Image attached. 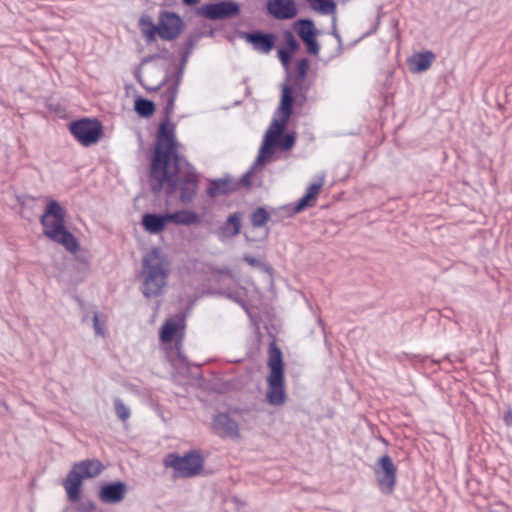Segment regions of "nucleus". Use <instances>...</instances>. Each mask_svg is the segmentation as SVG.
Here are the masks:
<instances>
[{
  "mask_svg": "<svg viewBox=\"0 0 512 512\" xmlns=\"http://www.w3.org/2000/svg\"><path fill=\"white\" fill-rule=\"evenodd\" d=\"M293 28L301 41L312 37L318 36L320 31L315 26L314 21L311 18H299L293 23Z\"/></svg>",
  "mask_w": 512,
  "mask_h": 512,
  "instance_id": "nucleus-28",
  "label": "nucleus"
},
{
  "mask_svg": "<svg viewBox=\"0 0 512 512\" xmlns=\"http://www.w3.org/2000/svg\"><path fill=\"white\" fill-rule=\"evenodd\" d=\"M278 209L271 207L269 210L266 206L256 207L250 214V222L254 228L264 227L272 217V213H276Z\"/></svg>",
  "mask_w": 512,
  "mask_h": 512,
  "instance_id": "nucleus-30",
  "label": "nucleus"
},
{
  "mask_svg": "<svg viewBox=\"0 0 512 512\" xmlns=\"http://www.w3.org/2000/svg\"><path fill=\"white\" fill-rule=\"evenodd\" d=\"M503 422L506 426L512 427V409L508 408L503 414Z\"/></svg>",
  "mask_w": 512,
  "mask_h": 512,
  "instance_id": "nucleus-52",
  "label": "nucleus"
},
{
  "mask_svg": "<svg viewBox=\"0 0 512 512\" xmlns=\"http://www.w3.org/2000/svg\"><path fill=\"white\" fill-rule=\"evenodd\" d=\"M243 237H244V240H245L247 243H252V242H255V241H256V239H255V238L250 237L247 233H244V234H243Z\"/></svg>",
  "mask_w": 512,
  "mask_h": 512,
  "instance_id": "nucleus-57",
  "label": "nucleus"
},
{
  "mask_svg": "<svg viewBox=\"0 0 512 512\" xmlns=\"http://www.w3.org/2000/svg\"><path fill=\"white\" fill-rule=\"evenodd\" d=\"M265 400L269 405L281 406L287 401L285 375L268 374Z\"/></svg>",
  "mask_w": 512,
  "mask_h": 512,
  "instance_id": "nucleus-16",
  "label": "nucleus"
},
{
  "mask_svg": "<svg viewBox=\"0 0 512 512\" xmlns=\"http://www.w3.org/2000/svg\"><path fill=\"white\" fill-rule=\"evenodd\" d=\"M128 485L122 480L103 482L97 490L98 499L105 504H118L127 494Z\"/></svg>",
  "mask_w": 512,
  "mask_h": 512,
  "instance_id": "nucleus-14",
  "label": "nucleus"
},
{
  "mask_svg": "<svg viewBox=\"0 0 512 512\" xmlns=\"http://www.w3.org/2000/svg\"><path fill=\"white\" fill-rule=\"evenodd\" d=\"M212 431L222 439L240 438L239 424L228 412H218L212 418Z\"/></svg>",
  "mask_w": 512,
  "mask_h": 512,
  "instance_id": "nucleus-13",
  "label": "nucleus"
},
{
  "mask_svg": "<svg viewBox=\"0 0 512 512\" xmlns=\"http://www.w3.org/2000/svg\"><path fill=\"white\" fill-rule=\"evenodd\" d=\"M158 20V36L164 41L176 40L185 29V22L177 12L161 10Z\"/></svg>",
  "mask_w": 512,
  "mask_h": 512,
  "instance_id": "nucleus-11",
  "label": "nucleus"
},
{
  "mask_svg": "<svg viewBox=\"0 0 512 512\" xmlns=\"http://www.w3.org/2000/svg\"><path fill=\"white\" fill-rule=\"evenodd\" d=\"M202 37H204V32L201 31H194L187 36L180 55V60L182 62H188V59L193 52V49L195 48V46L198 44Z\"/></svg>",
  "mask_w": 512,
  "mask_h": 512,
  "instance_id": "nucleus-33",
  "label": "nucleus"
},
{
  "mask_svg": "<svg viewBox=\"0 0 512 512\" xmlns=\"http://www.w3.org/2000/svg\"><path fill=\"white\" fill-rule=\"evenodd\" d=\"M312 10L321 15L334 14L337 4L334 0H307Z\"/></svg>",
  "mask_w": 512,
  "mask_h": 512,
  "instance_id": "nucleus-34",
  "label": "nucleus"
},
{
  "mask_svg": "<svg viewBox=\"0 0 512 512\" xmlns=\"http://www.w3.org/2000/svg\"><path fill=\"white\" fill-rule=\"evenodd\" d=\"M266 164L264 163L263 159L256 157L255 161L251 165V167L248 169L252 174H255L258 170H260L263 166Z\"/></svg>",
  "mask_w": 512,
  "mask_h": 512,
  "instance_id": "nucleus-50",
  "label": "nucleus"
},
{
  "mask_svg": "<svg viewBox=\"0 0 512 512\" xmlns=\"http://www.w3.org/2000/svg\"><path fill=\"white\" fill-rule=\"evenodd\" d=\"M242 260L244 262H246L248 265H250L251 267L258 268L262 272H264V273H266V274H268L270 276H273V274H274V268L269 263L263 262V261L257 259L254 256H251L249 254H245L242 257Z\"/></svg>",
  "mask_w": 512,
  "mask_h": 512,
  "instance_id": "nucleus-39",
  "label": "nucleus"
},
{
  "mask_svg": "<svg viewBox=\"0 0 512 512\" xmlns=\"http://www.w3.org/2000/svg\"><path fill=\"white\" fill-rule=\"evenodd\" d=\"M266 13L276 20H290L298 15L295 0H268L265 6Z\"/></svg>",
  "mask_w": 512,
  "mask_h": 512,
  "instance_id": "nucleus-18",
  "label": "nucleus"
},
{
  "mask_svg": "<svg viewBox=\"0 0 512 512\" xmlns=\"http://www.w3.org/2000/svg\"><path fill=\"white\" fill-rule=\"evenodd\" d=\"M283 40V45H281L277 50V56L287 73L288 80H292L293 74L290 70V63L293 56L299 51L300 43L294 36L293 32L289 29L284 30Z\"/></svg>",
  "mask_w": 512,
  "mask_h": 512,
  "instance_id": "nucleus-15",
  "label": "nucleus"
},
{
  "mask_svg": "<svg viewBox=\"0 0 512 512\" xmlns=\"http://www.w3.org/2000/svg\"><path fill=\"white\" fill-rule=\"evenodd\" d=\"M171 271V260L162 248L153 246L142 259L141 292L150 299L161 296Z\"/></svg>",
  "mask_w": 512,
  "mask_h": 512,
  "instance_id": "nucleus-2",
  "label": "nucleus"
},
{
  "mask_svg": "<svg viewBox=\"0 0 512 512\" xmlns=\"http://www.w3.org/2000/svg\"><path fill=\"white\" fill-rule=\"evenodd\" d=\"M170 224L169 211L145 212L141 217V226L149 234L157 235L162 233Z\"/></svg>",
  "mask_w": 512,
  "mask_h": 512,
  "instance_id": "nucleus-21",
  "label": "nucleus"
},
{
  "mask_svg": "<svg viewBox=\"0 0 512 512\" xmlns=\"http://www.w3.org/2000/svg\"><path fill=\"white\" fill-rule=\"evenodd\" d=\"M66 210L55 199H49L40 217L43 234L51 241L63 246L66 251L76 254L81 245L76 236L66 227Z\"/></svg>",
  "mask_w": 512,
  "mask_h": 512,
  "instance_id": "nucleus-3",
  "label": "nucleus"
},
{
  "mask_svg": "<svg viewBox=\"0 0 512 512\" xmlns=\"http://www.w3.org/2000/svg\"><path fill=\"white\" fill-rule=\"evenodd\" d=\"M294 106V103L280 99V103L277 108L279 119L274 118L270 125L278 126V130H284L293 114Z\"/></svg>",
  "mask_w": 512,
  "mask_h": 512,
  "instance_id": "nucleus-27",
  "label": "nucleus"
},
{
  "mask_svg": "<svg viewBox=\"0 0 512 512\" xmlns=\"http://www.w3.org/2000/svg\"><path fill=\"white\" fill-rule=\"evenodd\" d=\"M442 361H448L450 364L452 363V362H451V359H450V355H449V354L445 355V356L443 357Z\"/></svg>",
  "mask_w": 512,
  "mask_h": 512,
  "instance_id": "nucleus-59",
  "label": "nucleus"
},
{
  "mask_svg": "<svg viewBox=\"0 0 512 512\" xmlns=\"http://www.w3.org/2000/svg\"><path fill=\"white\" fill-rule=\"evenodd\" d=\"M216 294L224 296L225 298L241 306L246 312H249L248 304L238 290L220 289L216 292Z\"/></svg>",
  "mask_w": 512,
  "mask_h": 512,
  "instance_id": "nucleus-38",
  "label": "nucleus"
},
{
  "mask_svg": "<svg viewBox=\"0 0 512 512\" xmlns=\"http://www.w3.org/2000/svg\"><path fill=\"white\" fill-rule=\"evenodd\" d=\"M159 59L170 60L172 58V54L166 47L159 48V52L156 53Z\"/></svg>",
  "mask_w": 512,
  "mask_h": 512,
  "instance_id": "nucleus-51",
  "label": "nucleus"
},
{
  "mask_svg": "<svg viewBox=\"0 0 512 512\" xmlns=\"http://www.w3.org/2000/svg\"><path fill=\"white\" fill-rule=\"evenodd\" d=\"M206 195L210 198H217L219 196H229L237 192V186L234 182V177L225 173L221 178L207 179Z\"/></svg>",
  "mask_w": 512,
  "mask_h": 512,
  "instance_id": "nucleus-19",
  "label": "nucleus"
},
{
  "mask_svg": "<svg viewBox=\"0 0 512 512\" xmlns=\"http://www.w3.org/2000/svg\"><path fill=\"white\" fill-rule=\"evenodd\" d=\"M170 223L177 226H191L201 223V217L193 210L181 209L173 212L169 211Z\"/></svg>",
  "mask_w": 512,
  "mask_h": 512,
  "instance_id": "nucleus-25",
  "label": "nucleus"
},
{
  "mask_svg": "<svg viewBox=\"0 0 512 512\" xmlns=\"http://www.w3.org/2000/svg\"><path fill=\"white\" fill-rule=\"evenodd\" d=\"M113 405H114L115 413L121 421L124 422L130 418V415H131L130 408L125 405V403L123 402L122 399H120L118 397L115 398L113 400Z\"/></svg>",
  "mask_w": 512,
  "mask_h": 512,
  "instance_id": "nucleus-41",
  "label": "nucleus"
},
{
  "mask_svg": "<svg viewBox=\"0 0 512 512\" xmlns=\"http://www.w3.org/2000/svg\"><path fill=\"white\" fill-rule=\"evenodd\" d=\"M331 35L337 40V43H338V46H337L338 53L337 54L340 55L343 51V42H342V37L336 28V19L335 18L333 19Z\"/></svg>",
  "mask_w": 512,
  "mask_h": 512,
  "instance_id": "nucleus-45",
  "label": "nucleus"
},
{
  "mask_svg": "<svg viewBox=\"0 0 512 512\" xmlns=\"http://www.w3.org/2000/svg\"><path fill=\"white\" fill-rule=\"evenodd\" d=\"M312 10L321 15L334 14L337 4L334 0H307Z\"/></svg>",
  "mask_w": 512,
  "mask_h": 512,
  "instance_id": "nucleus-35",
  "label": "nucleus"
},
{
  "mask_svg": "<svg viewBox=\"0 0 512 512\" xmlns=\"http://www.w3.org/2000/svg\"><path fill=\"white\" fill-rule=\"evenodd\" d=\"M187 63H184L180 60L179 62V66L177 68V72L180 74V75H183L184 74V70H185V66H186Z\"/></svg>",
  "mask_w": 512,
  "mask_h": 512,
  "instance_id": "nucleus-55",
  "label": "nucleus"
},
{
  "mask_svg": "<svg viewBox=\"0 0 512 512\" xmlns=\"http://www.w3.org/2000/svg\"><path fill=\"white\" fill-rule=\"evenodd\" d=\"M233 501H234L235 503H238V498H237V497H233Z\"/></svg>",
  "mask_w": 512,
  "mask_h": 512,
  "instance_id": "nucleus-62",
  "label": "nucleus"
},
{
  "mask_svg": "<svg viewBox=\"0 0 512 512\" xmlns=\"http://www.w3.org/2000/svg\"><path fill=\"white\" fill-rule=\"evenodd\" d=\"M381 439H382V441H383L385 444H387L386 439H384V438H381Z\"/></svg>",
  "mask_w": 512,
  "mask_h": 512,
  "instance_id": "nucleus-63",
  "label": "nucleus"
},
{
  "mask_svg": "<svg viewBox=\"0 0 512 512\" xmlns=\"http://www.w3.org/2000/svg\"><path fill=\"white\" fill-rule=\"evenodd\" d=\"M96 509V504L92 500H87L81 503L79 510L81 512H92Z\"/></svg>",
  "mask_w": 512,
  "mask_h": 512,
  "instance_id": "nucleus-49",
  "label": "nucleus"
},
{
  "mask_svg": "<svg viewBox=\"0 0 512 512\" xmlns=\"http://www.w3.org/2000/svg\"><path fill=\"white\" fill-rule=\"evenodd\" d=\"M380 23H381V15L378 14L372 27L367 32H365L361 37H359L356 42L364 39L365 37L375 34L380 26Z\"/></svg>",
  "mask_w": 512,
  "mask_h": 512,
  "instance_id": "nucleus-46",
  "label": "nucleus"
},
{
  "mask_svg": "<svg viewBox=\"0 0 512 512\" xmlns=\"http://www.w3.org/2000/svg\"><path fill=\"white\" fill-rule=\"evenodd\" d=\"M323 186V178H321L318 182L311 183L304 195L299 198L294 204H286L278 209L276 213H272V216H280V212H284L286 217H292L298 213L305 211L308 208H312L315 206L318 195Z\"/></svg>",
  "mask_w": 512,
  "mask_h": 512,
  "instance_id": "nucleus-10",
  "label": "nucleus"
},
{
  "mask_svg": "<svg viewBox=\"0 0 512 512\" xmlns=\"http://www.w3.org/2000/svg\"><path fill=\"white\" fill-rule=\"evenodd\" d=\"M307 89L304 87V84L298 83L294 80H288L285 78V82L281 88V97L284 101L292 102L294 105L296 104V99L298 96L302 97V100H306Z\"/></svg>",
  "mask_w": 512,
  "mask_h": 512,
  "instance_id": "nucleus-24",
  "label": "nucleus"
},
{
  "mask_svg": "<svg viewBox=\"0 0 512 512\" xmlns=\"http://www.w3.org/2000/svg\"><path fill=\"white\" fill-rule=\"evenodd\" d=\"M185 6L192 7L200 2V0H181Z\"/></svg>",
  "mask_w": 512,
  "mask_h": 512,
  "instance_id": "nucleus-54",
  "label": "nucleus"
},
{
  "mask_svg": "<svg viewBox=\"0 0 512 512\" xmlns=\"http://www.w3.org/2000/svg\"><path fill=\"white\" fill-rule=\"evenodd\" d=\"M69 133L83 147L96 145L104 136L103 123L95 117H81L67 124Z\"/></svg>",
  "mask_w": 512,
  "mask_h": 512,
  "instance_id": "nucleus-7",
  "label": "nucleus"
},
{
  "mask_svg": "<svg viewBox=\"0 0 512 512\" xmlns=\"http://www.w3.org/2000/svg\"><path fill=\"white\" fill-rule=\"evenodd\" d=\"M270 336L272 339L268 347V374L285 375V362L283 358V352L277 345L275 336Z\"/></svg>",
  "mask_w": 512,
  "mask_h": 512,
  "instance_id": "nucleus-23",
  "label": "nucleus"
},
{
  "mask_svg": "<svg viewBox=\"0 0 512 512\" xmlns=\"http://www.w3.org/2000/svg\"><path fill=\"white\" fill-rule=\"evenodd\" d=\"M177 94L178 93L175 92V87H168L161 93V98L165 101L163 117L157 126L155 142L150 151H161L180 147V143L176 136V125L171 120Z\"/></svg>",
  "mask_w": 512,
  "mask_h": 512,
  "instance_id": "nucleus-5",
  "label": "nucleus"
},
{
  "mask_svg": "<svg viewBox=\"0 0 512 512\" xmlns=\"http://www.w3.org/2000/svg\"><path fill=\"white\" fill-rule=\"evenodd\" d=\"M77 259H78L81 263H83V264H85V265H88V264H89V260H88V258H87V257H85V256H77Z\"/></svg>",
  "mask_w": 512,
  "mask_h": 512,
  "instance_id": "nucleus-58",
  "label": "nucleus"
},
{
  "mask_svg": "<svg viewBox=\"0 0 512 512\" xmlns=\"http://www.w3.org/2000/svg\"><path fill=\"white\" fill-rule=\"evenodd\" d=\"M205 458L200 450L191 449L183 455L177 452L168 453L163 464L174 470V476L179 478H193L200 475L204 468Z\"/></svg>",
  "mask_w": 512,
  "mask_h": 512,
  "instance_id": "nucleus-6",
  "label": "nucleus"
},
{
  "mask_svg": "<svg viewBox=\"0 0 512 512\" xmlns=\"http://www.w3.org/2000/svg\"><path fill=\"white\" fill-rule=\"evenodd\" d=\"M185 333V320L184 317L177 319L170 318L166 320L160 328L159 340L163 344L179 343L182 341Z\"/></svg>",
  "mask_w": 512,
  "mask_h": 512,
  "instance_id": "nucleus-20",
  "label": "nucleus"
},
{
  "mask_svg": "<svg viewBox=\"0 0 512 512\" xmlns=\"http://www.w3.org/2000/svg\"><path fill=\"white\" fill-rule=\"evenodd\" d=\"M103 463L96 458H87L72 465L62 480L68 500L78 503L82 498L84 480L94 478L104 470Z\"/></svg>",
  "mask_w": 512,
  "mask_h": 512,
  "instance_id": "nucleus-4",
  "label": "nucleus"
},
{
  "mask_svg": "<svg viewBox=\"0 0 512 512\" xmlns=\"http://www.w3.org/2000/svg\"><path fill=\"white\" fill-rule=\"evenodd\" d=\"M214 33V31L211 29L210 31H208L207 33H204V36H212Z\"/></svg>",
  "mask_w": 512,
  "mask_h": 512,
  "instance_id": "nucleus-60",
  "label": "nucleus"
},
{
  "mask_svg": "<svg viewBox=\"0 0 512 512\" xmlns=\"http://www.w3.org/2000/svg\"><path fill=\"white\" fill-rule=\"evenodd\" d=\"M212 274L214 276L216 275H224L228 278H233L234 277V274L232 272V270L228 267H223V268H213L212 269Z\"/></svg>",
  "mask_w": 512,
  "mask_h": 512,
  "instance_id": "nucleus-47",
  "label": "nucleus"
},
{
  "mask_svg": "<svg viewBox=\"0 0 512 512\" xmlns=\"http://www.w3.org/2000/svg\"><path fill=\"white\" fill-rule=\"evenodd\" d=\"M266 134L272 140L276 148H280L282 151L287 152L293 149L296 144L297 134L293 130H278V126H269Z\"/></svg>",
  "mask_w": 512,
  "mask_h": 512,
  "instance_id": "nucleus-22",
  "label": "nucleus"
},
{
  "mask_svg": "<svg viewBox=\"0 0 512 512\" xmlns=\"http://www.w3.org/2000/svg\"><path fill=\"white\" fill-rule=\"evenodd\" d=\"M8 411V405L6 402L2 399H0V413L7 412Z\"/></svg>",
  "mask_w": 512,
  "mask_h": 512,
  "instance_id": "nucleus-56",
  "label": "nucleus"
},
{
  "mask_svg": "<svg viewBox=\"0 0 512 512\" xmlns=\"http://www.w3.org/2000/svg\"><path fill=\"white\" fill-rule=\"evenodd\" d=\"M175 348L177 350V359L186 367L189 366L188 358L181 351V342L175 343Z\"/></svg>",
  "mask_w": 512,
  "mask_h": 512,
  "instance_id": "nucleus-48",
  "label": "nucleus"
},
{
  "mask_svg": "<svg viewBox=\"0 0 512 512\" xmlns=\"http://www.w3.org/2000/svg\"><path fill=\"white\" fill-rule=\"evenodd\" d=\"M310 67V60L307 57L299 58L295 64V71L292 80L304 84Z\"/></svg>",
  "mask_w": 512,
  "mask_h": 512,
  "instance_id": "nucleus-36",
  "label": "nucleus"
},
{
  "mask_svg": "<svg viewBox=\"0 0 512 512\" xmlns=\"http://www.w3.org/2000/svg\"><path fill=\"white\" fill-rule=\"evenodd\" d=\"M148 184L154 195L162 192L172 196L179 191L181 203H191L197 196L199 174L182 155L179 148L150 151L148 154Z\"/></svg>",
  "mask_w": 512,
  "mask_h": 512,
  "instance_id": "nucleus-1",
  "label": "nucleus"
},
{
  "mask_svg": "<svg viewBox=\"0 0 512 512\" xmlns=\"http://www.w3.org/2000/svg\"><path fill=\"white\" fill-rule=\"evenodd\" d=\"M253 175L254 174L247 170L239 179L234 178V182L236 183L237 186V191H239L240 188L250 189L252 187Z\"/></svg>",
  "mask_w": 512,
  "mask_h": 512,
  "instance_id": "nucleus-43",
  "label": "nucleus"
},
{
  "mask_svg": "<svg viewBox=\"0 0 512 512\" xmlns=\"http://www.w3.org/2000/svg\"><path fill=\"white\" fill-rule=\"evenodd\" d=\"M269 235V229L266 230V233H265V238H267Z\"/></svg>",
  "mask_w": 512,
  "mask_h": 512,
  "instance_id": "nucleus-61",
  "label": "nucleus"
},
{
  "mask_svg": "<svg viewBox=\"0 0 512 512\" xmlns=\"http://www.w3.org/2000/svg\"><path fill=\"white\" fill-rule=\"evenodd\" d=\"M237 36L240 39L250 44L254 50L268 54L276 46L277 36L273 32H267L261 29H254L251 31H237Z\"/></svg>",
  "mask_w": 512,
  "mask_h": 512,
  "instance_id": "nucleus-12",
  "label": "nucleus"
},
{
  "mask_svg": "<svg viewBox=\"0 0 512 512\" xmlns=\"http://www.w3.org/2000/svg\"><path fill=\"white\" fill-rule=\"evenodd\" d=\"M397 466L388 454L380 456L374 466L373 472L380 492L383 495H392L397 485Z\"/></svg>",
  "mask_w": 512,
  "mask_h": 512,
  "instance_id": "nucleus-8",
  "label": "nucleus"
},
{
  "mask_svg": "<svg viewBox=\"0 0 512 512\" xmlns=\"http://www.w3.org/2000/svg\"><path fill=\"white\" fill-rule=\"evenodd\" d=\"M138 25L147 44H151L156 41L159 31V23L156 25L150 16L142 15L138 21Z\"/></svg>",
  "mask_w": 512,
  "mask_h": 512,
  "instance_id": "nucleus-29",
  "label": "nucleus"
},
{
  "mask_svg": "<svg viewBox=\"0 0 512 512\" xmlns=\"http://www.w3.org/2000/svg\"><path fill=\"white\" fill-rule=\"evenodd\" d=\"M243 215L244 214L241 211L230 213L226 217L225 221L213 231V234L221 242L235 238L241 233L243 226Z\"/></svg>",
  "mask_w": 512,
  "mask_h": 512,
  "instance_id": "nucleus-17",
  "label": "nucleus"
},
{
  "mask_svg": "<svg viewBox=\"0 0 512 512\" xmlns=\"http://www.w3.org/2000/svg\"><path fill=\"white\" fill-rule=\"evenodd\" d=\"M31 200L30 196L27 197H16L17 207L19 208V214L23 219L32 220V208L28 205V201Z\"/></svg>",
  "mask_w": 512,
  "mask_h": 512,
  "instance_id": "nucleus-40",
  "label": "nucleus"
},
{
  "mask_svg": "<svg viewBox=\"0 0 512 512\" xmlns=\"http://www.w3.org/2000/svg\"><path fill=\"white\" fill-rule=\"evenodd\" d=\"M435 59L434 52L430 50L415 53L409 60L410 69L414 73H421L428 70Z\"/></svg>",
  "mask_w": 512,
  "mask_h": 512,
  "instance_id": "nucleus-26",
  "label": "nucleus"
},
{
  "mask_svg": "<svg viewBox=\"0 0 512 512\" xmlns=\"http://www.w3.org/2000/svg\"><path fill=\"white\" fill-rule=\"evenodd\" d=\"M135 77L138 80L139 84L148 92L158 91L159 89H161L164 85H166L168 82H170L174 78V82L169 87H175V92L178 93L179 85L182 81L183 75H180L177 71L173 75L167 73L165 75V77L163 78V80L157 86H154V87L146 86L140 79V76L138 73H135Z\"/></svg>",
  "mask_w": 512,
  "mask_h": 512,
  "instance_id": "nucleus-32",
  "label": "nucleus"
},
{
  "mask_svg": "<svg viewBox=\"0 0 512 512\" xmlns=\"http://www.w3.org/2000/svg\"><path fill=\"white\" fill-rule=\"evenodd\" d=\"M241 5L235 0H219L202 4L196 14L211 21L231 19L239 16Z\"/></svg>",
  "mask_w": 512,
  "mask_h": 512,
  "instance_id": "nucleus-9",
  "label": "nucleus"
},
{
  "mask_svg": "<svg viewBox=\"0 0 512 512\" xmlns=\"http://www.w3.org/2000/svg\"><path fill=\"white\" fill-rule=\"evenodd\" d=\"M306 47V51L311 56H317L320 52V44L317 36L309 37L302 41Z\"/></svg>",
  "mask_w": 512,
  "mask_h": 512,
  "instance_id": "nucleus-42",
  "label": "nucleus"
},
{
  "mask_svg": "<svg viewBox=\"0 0 512 512\" xmlns=\"http://www.w3.org/2000/svg\"><path fill=\"white\" fill-rule=\"evenodd\" d=\"M276 146L273 144L272 140L269 138L268 134L265 133L262 144L259 148L257 157L263 159L265 164H268L274 155V150Z\"/></svg>",
  "mask_w": 512,
  "mask_h": 512,
  "instance_id": "nucleus-37",
  "label": "nucleus"
},
{
  "mask_svg": "<svg viewBox=\"0 0 512 512\" xmlns=\"http://www.w3.org/2000/svg\"><path fill=\"white\" fill-rule=\"evenodd\" d=\"M92 322H93V328H94L95 334L99 335V336H105L106 329H105L104 324L100 322L99 314L97 312L94 313Z\"/></svg>",
  "mask_w": 512,
  "mask_h": 512,
  "instance_id": "nucleus-44",
  "label": "nucleus"
},
{
  "mask_svg": "<svg viewBox=\"0 0 512 512\" xmlns=\"http://www.w3.org/2000/svg\"><path fill=\"white\" fill-rule=\"evenodd\" d=\"M159 59V57L155 54H150V55H147L145 56L142 61H141V64H146V63H149V62H152V61H155Z\"/></svg>",
  "mask_w": 512,
  "mask_h": 512,
  "instance_id": "nucleus-53",
  "label": "nucleus"
},
{
  "mask_svg": "<svg viewBox=\"0 0 512 512\" xmlns=\"http://www.w3.org/2000/svg\"><path fill=\"white\" fill-rule=\"evenodd\" d=\"M134 111L140 118L149 119L154 115L156 105L153 100L136 96L134 99Z\"/></svg>",
  "mask_w": 512,
  "mask_h": 512,
  "instance_id": "nucleus-31",
  "label": "nucleus"
}]
</instances>
